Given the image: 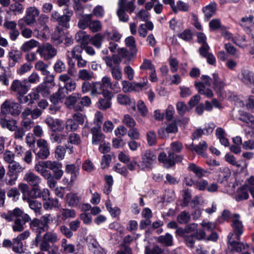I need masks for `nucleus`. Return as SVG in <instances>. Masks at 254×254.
Segmentation results:
<instances>
[{
	"label": "nucleus",
	"mask_w": 254,
	"mask_h": 254,
	"mask_svg": "<svg viewBox=\"0 0 254 254\" xmlns=\"http://www.w3.org/2000/svg\"><path fill=\"white\" fill-rule=\"evenodd\" d=\"M232 226L234 233L238 237V238H239L243 232V225L242 222L239 220V215L238 214H235L233 216Z\"/></svg>",
	"instance_id": "24"
},
{
	"label": "nucleus",
	"mask_w": 254,
	"mask_h": 254,
	"mask_svg": "<svg viewBox=\"0 0 254 254\" xmlns=\"http://www.w3.org/2000/svg\"><path fill=\"white\" fill-rule=\"evenodd\" d=\"M225 49L230 55L233 56L236 58H239L240 56V53L234 46L230 43L225 44Z\"/></svg>",
	"instance_id": "59"
},
{
	"label": "nucleus",
	"mask_w": 254,
	"mask_h": 254,
	"mask_svg": "<svg viewBox=\"0 0 254 254\" xmlns=\"http://www.w3.org/2000/svg\"><path fill=\"white\" fill-rule=\"evenodd\" d=\"M240 121L248 124L252 128H254V116L252 115L245 113L240 115L238 118Z\"/></svg>",
	"instance_id": "42"
},
{
	"label": "nucleus",
	"mask_w": 254,
	"mask_h": 254,
	"mask_svg": "<svg viewBox=\"0 0 254 254\" xmlns=\"http://www.w3.org/2000/svg\"><path fill=\"white\" fill-rule=\"evenodd\" d=\"M49 20V17L48 15L44 13L39 15L37 22L39 26L43 27V29L41 30L40 27L38 26L35 28L34 31L37 33L39 37L45 38L49 34V28L47 26Z\"/></svg>",
	"instance_id": "5"
},
{
	"label": "nucleus",
	"mask_w": 254,
	"mask_h": 254,
	"mask_svg": "<svg viewBox=\"0 0 254 254\" xmlns=\"http://www.w3.org/2000/svg\"><path fill=\"white\" fill-rule=\"evenodd\" d=\"M233 235V233H230L227 237L228 248L232 252L241 253L243 251L247 250L249 249V246L247 244L231 241Z\"/></svg>",
	"instance_id": "12"
},
{
	"label": "nucleus",
	"mask_w": 254,
	"mask_h": 254,
	"mask_svg": "<svg viewBox=\"0 0 254 254\" xmlns=\"http://www.w3.org/2000/svg\"><path fill=\"white\" fill-rule=\"evenodd\" d=\"M34 67L36 70L40 71L43 75H47L50 73V71L48 70L49 65L42 61H38L35 64Z\"/></svg>",
	"instance_id": "50"
},
{
	"label": "nucleus",
	"mask_w": 254,
	"mask_h": 254,
	"mask_svg": "<svg viewBox=\"0 0 254 254\" xmlns=\"http://www.w3.org/2000/svg\"><path fill=\"white\" fill-rule=\"evenodd\" d=\"M25 95V94H22L17 96V99L19 104L27 103L28 104H32L35 100H37L39 98V95L34 91L30 92L26 96Z\"/></svg>",
	"instance_id": "19"
},
{
	"label": "nucleus",
	"mask_w": 254,
	"mask_h": 254,
	"mask_svg": "<svg viewBox=\"0 0 254 254\" xmlns=\"http://www.w3.org/2000/svg\"><path fill=\"white\" fill-rule=\"evenodd\" d=\"M145 254H167L164 249H162L158 246H155L152 248L146 246L144 249Z\"/></svg>",
	"instance_id": "47"
},
{
	"label": "nucleus",
	"mask_w": 254,
	"mask_h": 254,
	"mask_svg": "<svg viewBox=\"0 0 254 254\" xmlns=\"http://www.w3.org/2000/svg\"><path fill=\"white\" fill-rule=\"evenodd\" d=\"M36 52L45 60H49L53 58L57 53V50L49 43H45L39 46Z\"/></svg>",
	"instance_id": "7"
},
{
	"label": "nucleus",
	"mask_w": 254,
	"mask_h": 254,
	"mask_svg": "<svg viewBox=\"0 0 254 254\" xmlns=\"http://www.w3.org/2000/svg\"><path fill=\"white\" fill-rule=\"evenodd\" d=\"M24 212L23 211L18 207L14 208L12 210H9L7 213H4L1 214V217L10 222L14 220L16 218H20V217H22Z\"/></svg>",
	"instance_id": "21"
},
{
	"label": "nucleus",
	"mask_w": 254,
	"mask_h": 254,
	"mask_svg": "<svg viewBox=\"0 0 254 254\" xmlns=\"http://www.w3.org/2000/svg\"><path fill=\"white\" fill-rule=\"evenodd\" d=\"M12 250L16 253L21 254L23 252V243L20 240L17 238L13 239Z\"/></svg>",
	"instance_id": "62"
},
{
	"label": "nucleus",
	"mask_w": 254,
	"mask_h": 254,
	"mask_svg": "<svg viewBox=\"0 0 254 254\" xmlns=\"http://www.w3.org/2000/svg\"><path fill=\"white\" fill-rule=\"evenodd\" d=\"M43 206L46 210H51L53 207H59V201L57 198H52L50 196L48 199L45 200Z\"/></svg>",
	"instance_id": "49"
},
{
	"label": "nucleus",
	"mask_w": 254,
	"mask_h": 254,
	"mask_svg": "<svg viewBox=\"0 0 254 254\" xmlns=\"http://www.w3.org/2000/svg\"><path fill=\"white\" fill-rule=\"evenodd\" d=\"M233 42L239 47L243 49L247 47L248 46L245 36L239 35L236 36L235 37V39H233Z\"/></svg>",
	"instance_id": "55"
},
{
	"label": "nucleus",
	"mask_w": 254,
	"mask_h": 254,
	"mask_svg": "<svg viewBox=\"0 0 254 254\" xmlns=\"http://www.w3.org/2000/svg\"><path fill=\"white\" fill-rule=\"evenodd\" d=\"M91 132L92 134V143L94 145H98L102 142L105 139V135L101 131L99 127H93L91 128Z\"/></svg>",
	"instance_id": "23"
},
{
	"label": "nucleus",
	"mask_w": 254,
	"mask_h": 254,
	"mask_svg": "<svg viewBox=\"0 0 254 254\" xmlns=\"http://www.w3.org/2000/svg\"><path fill=\"white\" fill-rule=\"evenodd\" d=\"M102 59L105 62L107 66L109 67L110 69L114 67L116 65H120L121 62V59L117 55H115L112 57H103Z\"/></svg>",
	"instance_id": "27"
},
{
	"label": "nucleus",
	"mask_w": 254,
	"mask_h": 254,
	"mask_svg": "<svg viewBox=\"0 0 254 254\" xmlns=\"http://www.w3.org/2000/svg\"><path fill=\"white\" fill-rule=\"evenodd\" d=\"M83 50L82 45H77L74 47L71 51H68L66 53V56L67 58H77L78 56H81L80 54Z\"/></svg>",
	"instance_id": "52"
},
{
	"label": "nucleus",
	"mask_w": 254,
	"mask_h": 254,
	"mask_svg": "<svg viewBox=\"0 0 254 254\" xmlns=\"http://www.w3.org/2000/svg\"><path fill=\"white\" fill-rule=\"evenodd\" d=\"M77 76L79 79L82 80H91L93 77V73L92 71L85 69H80L78 71Z\"/></svg>",
	"instance_id": "46"
},
{
	"label": "nucleus",
	"mask_w": 254,
	"mask_h": 254,
	"mask_svg": "<svg viewBox=\"0 0 254 254\" xmlns=\"http://www.w3.org/2000/svg\"><path fill=\"white\" fill-rule=\"evenodd\" d=\"M45 122L51 131L53 132H61L64 130L65 126L63 121L59 119H54L51 117H48L45 119Z\"/></svg>",
	"instance_id": "9"
},
{
	"label": "nucleus",
	"mask_w": 254,
	"mask_h": 254,
	"mask_svg": "<svg viewBox=\"0 0 254 254\" xmlns=\"http://www.w3.org/2000/svg\"><path fill=\"white\" fill-rule=\"evenodd\" d=\"M238 77L241 82L247 85L254 84V73L248 69L243 68L238 74Z\"/></svg>",
	"instance_id": "15"
},
{
	"label": "nucleus",
	"mask_w": 254,
	"mask_h": 254,
	"mask_svg": "<svg viewBox=\"0 0 254 254\" xmlns=\"http://www.w3.org/2000/svg\"><path fill=\"white\" fill-rule=\"evenodd\" d=\"M92 14H84L81 16L78 22V26L80 29H85L89 27L90 22L91 20Z\"/></svg>",
	"instance_id": "37"
},
{
	"label": "nucleus",
	"mask_w": 254,
	"mask_h": 254,
	"mask_svg": "<svg viewBox=\"0 0 254 254\" xmlns=\"http://www.w3.org/2000/svg\"><path fill=\"white\" fill-rule=\"evenodd\" d=\"M30 227L35 233H37L35 238L33 241V244L36 247H37L39 241L40 240L41 233L48 230V229L41 221L38 218H34L31 221Z\"/></svg>",
	"instance_id": "6"
},
{
	"label": "nucleus",
	"mask_w": 254,
	"mask_h": 254,
	"mask_svg": "<svg viewBox=\"0 0 254 254\" xmlns=\"http://www.w3.org/2000/svg\"><path fill=\"white\" fill-rule=\"evenodd\" d=\"M67 134L63 133H53L50 135V140L51 142L57 144L64 143L67 139Z\"/></svg>",
	"instance_id": "32"
},
{
	"label": "nucleus",
	"mask_w": 254,
	"mask_h": 254,
	"mask_svg": "<svg viewBox=\"0 0 254 254\" xmlns=\"http://www.w3.org/2000/svg\"><path fill=\"white\" fill-rule=\"evenodd\" d=\"M8 168L9 171L16 173H20L25 169V167H22L19 162L15 161L8 165Z\"/></svg>",
	"instance_id": "56"
},
{
	"label": "nucleus",
	"mask_w": 254,
	"mask_h": 254,
	"mask_svg": "<svg viewBox=\"0 0 254 254\" xmlns=\"http://www.w3.org/2000/svg\"><path fill=\"white\" fill-rule=\"evenodd\" d=\"M92 91L90 94L92 96L102 94L103 97H110L111 92L109 90L104 89L99 81L92 82Z\"/></svg>",
	"instance_id": "18"
},
{
	"label": "nucleus",
	"mask_w": 254,
	"mask_h": 254,
	"mask_svg": "<svg viewBox=\"0 0 254 254\" xmlns=\"http://www.w3.org/2000/svg\"><path fill=\"white\" fill-rule=\"evenodd\" d=\"M80 98V94L78 93H73L67 97L65 100V105L69 109H73L75 111H82V107L79 105H76L77 101Z\"/></svg>",
	"instance_id": "14"
},
{
	"label": "nucleus",
	"mask_w": 254,
	"mask_h": 254,
	"mask_svg": "<svg viewBox=\"0 0 254 254\" xmlns=\"http://www.w3.org/2000/svg\"><path fill=\"white\" fill-rule=\"evenodd\" d=\"M88 248L90 251L93 254H106L105 251L94 240L90 241L88 245Z\"/></svg>",
	"instance_id": "33"
},
{
	"label": "nucleus",
	"mask_w": 254,
	"mask_h": 254,
	"mask_svg": "<svg viewBox=\"0 0 254 254\" xmlns=\"http://www.w3.org/2000/svg\"><path fill=\"white\" fill-rule=\"evenodd\" d=\"M207 148V144L206 142L203 140L200 141L197 145L191 144L190 146V149L191 150L194 151L199 154H202Z\"/></svg>",
	"instance_id": "48"
},
{
	"label": "nucleus",
	"mask_w": 254,
	"mask_h": 254,
	"mask_svg": "<svg viewBox=\"0 0 254 254\" xmlns=\"http://www.w3.org/2000/svg\"><path fill=\"white\" fill-rule=\"evenodd\" d=\"M254 17L253 16H246L242 17L239 21L240 25L244 28L247 32L251 31L250 27L252 25V21ZM253 25H254V22L253 24Z\"/></svg>",
	"instance_id": "36"
},
{
	"label": "nucleus",
	"mask_w": 254,
	"mask_h": 254,
	"mask_svg": "<svg viewBox=\"0 0 254 254\" xmlns=\"http://www.w3.org/2000/svg\"><path fill=\"white\" fill-rule=\"evenodd\" d=\"M21 54L17 50H11L8 53V58L9 60V65L14 66L16 63L21 58Z\"/></svg>",
	"instance_id": "44"
},
{
	"label": "nucleus",
	"mask_w": 254,
	"mask_h": 254,
	"mask_svg": "<svg viewBox=\"0 0 254 254\" xmlns=\"http://www.w3.org/2000/svg\"><path fill=\"white\" fill-rule=\"evenodd\" d=\"M39 43L35 39H31L25 42L20 47V50L23 52H28L32 49L39 47Z\"/></svg>",
	"instance_id": "34"
},
{
	"label": "nucleus",
	"mask_w": 254,
	"mask_h": 254,
	"mask_svg": "<svg viewBox=\"0 0 254 254\" xmlns=\"http://www.w3.org/2000/svg\"><path fill=\"white\" fill-rule=\"evenodd\" d=\"M66 198L68 205L73 207L77 206L81 200L80 196L72 192L67 193Z\"/></svg>",
	"instance_id": "35"
},
{
	"label": "nucleus",
	"mask_w": 254,
	"mask_h": 254,
	"mask_svg": "<svg viewBox=\"0 0 254 254\" xmlns=\"http://www.w3.org/2000/svg\"><path fill=\"white\" fill-rule=\"evenodd\" d=\"M75 251L74 245L68 243L65 239H63L61 241V252L64 254H73Z\"/></svg>",
	"instance_id": "29"
},
{
	"label": "nucleus",
	"mask_w": 254,
	"mask_h": 254,
	"mask_svg": "<svg viewBox=\"0 0 254 254\" xmlns=\"http://www.w3.org/2000/svg\"><path fill=\"white\" fill-rule=\"evenodd\" d=\"M2 154L3 161L8 165L14 161L15 155L12 151L6 150Z\"/></svg>",
	"instance_id": "64"
},
{
	"label": "nucleus",
	"mask_w": 254,
	"mask_h": 254,
	"mask_svg": "<svg viewBox=\"0 0 254 254\" xmlns=\"http://www.w3.org/2000/svg\"><path fill=\"white\" fill-rule=\"evenodd\" d=\"M122 123L128 127H134L136 124L134 119L128 114L124 115Z\"/></svg>",
	"instance_id": "63"
},
{
	"label": "nucleus",
	"mask_w": 254,
	"mask_h": 254,
	"mask_svg": "<svg viewBox=\"0 0 254 254\" xmlns=\"http://www.w3.org/2000/svg\"><path fill=\"white\" fill-rule=\"evenodd\" d=\"M178 128L176 123L174 122L169 123L165 128L162 127L158 129V133L161 137L165 136V133H176L178 132Z\"/></svg>",
	"instance_id": "25"
},
{
	"label": "nucleus",
	"mask_w": 254,
	"mask_h": 254,
	"mask_svg": "<svg viewBox=\"0 0 254 254\" xmlns=\"http://www.w3.org/2000/svg\"><path fill=\"white\" fill-rule=\"evenodd\" d=\"M43 239H45L49 243L52 244L56 243L59 240L57 233L52 231L47 232L44 235Z\"/></svg>",
	"instance_id": "57"
},
{
	"label": "nucleus",
	"mask_w": 254,
	"mask_h": 254,
	"mask_svg": "<svg viewBox=\"0 0 254 254\" xmlns=\"http://www.w3.org/2000/svg\"><path fill=\"white\" fill-rule=\"evenodd\" d=\"M62 164L57 161H52L50 170L54 173V177L60 180L63 176L64 172L62 170Z\"/></svg>",
	"instance_id": "26"
},
{
	"label": "nucleus",
	"mask_w": 254,
	"mask_h": 254,
	"mask_svg": "<svg viewBox=\"0 0 254 254\" xmlns=\"http://www.w3.org/2000/svg\"><path fill=\"white\" fill-rule=\"evenodd\" d=\"M36 199L32 196L30 197L27 194L24 195L23 197V200L28 204L29 208L34 211L36 216H38L41 214L42 205V203Z\"/></svg>",
	"instance_id": "10"
},
{
	"label": "nucleus",
	"mask_w": 254,
	"mask_h": 254,
	"mask_svg": "<svg viewBox=\"0 0 254 254\" xmlns=\"http://www.w3.org/2000/svg\"><path fill=\"white\" fill-rule=\"evenodd\" d=\"M89 35L87 34L85 31H79L75 36L76 41L81 44L82 46L85 44H88L89 40Z\"/></svg>",
	"instance_id": "38"
},
{
	"label": "nucleus",
	"mask_w": 254,
	"mask_h": 254,
	"mask_svg": "<svg viewBox=\"0 0 254 254\" xmlns=\"http://www.w3.org/2000/svg\"><path fill=\"white\" fill-rule=\"evenodd\" d=\"M158 241L166 246H171L173 245V237L171 234L167 233L165 235L159 236Z\"/></svg>",
	"instance_id": "51"
},
{
	"label": "nucleus",
	"mask_w": 254,
	"mask_h": 254,
	"mask_svg": "<svg viewBox=\"0 0 254 254\" xmlns=\"http://www.w3.org/2000/svg\"><path fill=\"white\" fill-rule=\"evenodd\" d=\"M23 10V6L22 4L19 2H15L10 5L9 10L7 11V13L10 12H13L15 15L21 14Z\"/></svg>",
	"instance_id": "53"
},
{
	"label": "nucleus",
	"mask_w": 254,
	"mask_h": 254,
	"mask_svg": "<svg viewBox=\"0 0 254 254\" xmlns=\"http://www.w3.org/2000/svg\"><path fill=\"white\" fill-rule=\"evenodd\" d=\"M30 220V216L27 214H24L21 218H16L13 221L12 225V230L15 232H21L24 229L26 223Z\"/></svg>",
	"instance_id": "17"
},
{
	"label": "nucleus",
	"mask_w": 254,
	"mask_h": 254,
	"mask_svg": "<svg viewBox=\"0 0 254 254\" xmlns=\"http://www.w3.org/2000/svg\"><path fill=\"white\" fill-rule=\"evenodd\" d=\"M112 93L110 97H104V98H100L97 102L98 107L101 110H106L109 108L111 105V99L112 98Z\"/></svg>",
	"instance_id": "40"
},
{
	"label": "nucleus",
	"mask_w": 254,
	"mask_h": 254,
	"mask_svg": "<svg viewBox=\"0 0 254 254\" xmlns=\"http://www.w3.org/2000/svg\"><path fill=\"white\" fill-rule=\"evenodd\" d=\"M59 80L64 83L63 87L59 88V90L51 96V101L56 104L64 98L69 92L75 90L76 83L67 74L64 73L59 75Z\"/></svg>",
	"instance_id": "1"
},
{
	"label": "nucleus",
	"mask_w": 254,
	"mask_h": 254,
	"mask_svg": "<svg viewBox=\"0 0 254 254\" xmlns=\"http://www.w3.org/2000/svg\"><path fill=\"white\" fill-rule=\"evenodd\" d=\"M188 168L190 171L194 173L196 176L199 178L203 177L206 173L205 170L193 163L190 164Z\"/></svg>",
	"instance_id": "45"
},
{
	"label": "nucleus",
	"mask_w": 254,
	"mask_h": 254,
	"mask_svg": "<svg viewBox=\"0 0 254 254\" xmlns=\"http://www.w3.org/2000/svg\"><path fill=\"white\" fill-rule=\"evenodd\" d=\"M135 8L133 1L129 0H118L117 14L121 21L127 22L129 20L127 13L131 14Z\"/></svg>",
	"instance_id": "2"
},
{
	"label": "nucleus",
	"mask_w": 254,
	"mask_h": 254,
	"mask_svg": "<svg viewBox=\"0 0 254 254\" xmlns=\"http://www.w3.org/2000/svg\"><path fill=\"white\" fill-rule=\"evenodd\" d=\"M23 180L33 188H38L41 183V178L31 171H27L24 175Z\"/></svg>",
	"instance_id": "16"
},
{
	"label": "nucleus",
	"mask_w": 254,
	"mask_h": 254,
	"mask_svg": "<svg viewBox=\"0 0 254 254\" xmlns=\"http://www.w3.org/2000/svg\"><path fill=\"white\" fill-rule=\"evenodd\" d=\"M39 9L35 6L27 7L25 11V16L19 19L18 25L20 29L26 25L31 26L36 22V18L40 15Z\"/></svg>",
	"instance_id": "3"
},
{
	"label": "nucleus",
	"mask_w": 254,
	"mask_h": 254,
	"mask_svg": "<svg viewBox=\"0 0 254 254\" xmlns=\"http://www.w3.org/2000/svg\"><path fill=\"white\" fill-rule=\"evenodd\" d=\"M64 125V127L68 131H74L78 128L79 126V125L72 119H68Z\"/></svg>",
	"instance_id": "61"
},
{
	"label": "nucleus",
	"mask_w": 254,
	"mask_h": 254,
	"mask_svg": "<svg viewBox=\"0 0 254 254\" xmlns=\"http://www.w3.org/2000/svg\"><path fill=\"white\" fill-rule=\"evenodd\" d=\"M27 80L22 81L15 79L13 80L10 86L12 91L17 93V96L22 94H26L28 92V88L26 86Z\"/></svg>",
	"instance_id": "13"
},
{
	"label": "nucleus",
	"mask_w": 254,
	"mask_h": 254,
	"mask_svg": "<svg viewBox=\"0 0 254 254\" xmlns=\"http://www.w3.org/2000/svg\"><path fill=\"white\" fill-rule=\"evenodd\" d=\"M137 108L138 112L141 116L145 117L147 116L148 110L144 102L141 100L138 101L137 103Z\"/></svg>",
	"instance_id": "60"
},
{
	"label": "nucleus",
	"mask_w": 254,
	"mask_h": 254,
	"mask_svg": "<svg viewBox=\"0 0 254 254\" xmlns=\"http://www.w3.org/2000/svg\"><path fill=\"white\" fill-rule=\"evenodd\" d=\"M194 85L199 94L203 95L207 98H211L213 96L212 91L209 88H205V85L201 82H195Z\"/></svg>",
	"instance_id": "28"
},
{
	"label": "nucleus",
	"mask_w": 254,
	"mask_h": 254,
	"mask_svg": "<svg viewBox=\"0 0 254 254\" xmlns=\"http://www.w3.org/2000/svg\"><path fill=\"white\" fill-rule=\"evenodd\" d=\"M104 37V35H102L101 33H98L91 38L89 37V41H90L91 44L96 48L100 49L101 48L103 40Z\"/></svg>",
	"instance_id": "41"
},
{
	"label": "nucleus",
	"mask_w": 254,
	"mask_h": 254,
	"mask_svg": "<svg viewBox=\"0 0 254 254\" xmlns=\"http://www.w3.org/2000/svg\"><path fill=\"white\" fill-rule=\"evenodd\" d=\"M112 77L116 80L119 81L122 79L123 74L122 69L120 65H116L110 69Z\"/></svg>",
	"instance_id": "54"
},
{
	"label": "nucleus",
	"mask_w": 254,
	"mask_h": 254,
	"mask_svg": "<svg viewBox=\"0 0 254 254\" xmlns=\"http://www.w3.org/2000/svg\"><path fill=\"white\" fill-rule=\"evenodd\" d=\"M216 3L211 2L202 8V11L204 14L205 18L208 20L215 13L216 10Z\"/></svg>",
	"instance_id": "30"
},
{
	"label": "nucleus",
	"mask_w": 254,
	"mask_h": 254,
	"mask_svg": "<svg viewBox=\"0 0 254 254\" xmlns=\"http://www.w3.org/2000/svg\"><path fill=\"white\" fill-rule=\"evenodd\" d=\"M104 35L108 40L115 42H119L122 37V35L116 29H113L111 31H106Z\"/></svg>",
	"instance_id": "39"
},
{
	"label": "nucleus",
	"mask_w": 254,
	"mask_h": 254,
	"mask_svg": "<svg viewBox=\"0 0 254 254\" xmlns=\"http://www.w3.org/2000/svg\"><path fill=\"white\" fill-rule=\"evenodd\" d=\"M0 124L2 128H7L10 131H14L16 128L17 122L11 119L7 120L6 118L0 119Z\"/></svg>",
	"instance_id": "31"
},
{
	"label": "nucleus",
	"mask_w": 254,
	"mask_h": 254,
	"mask_svg": "<svg viewBox=\"0 0 254 254\" xmlns=\"http://www.w3.org/2000/svg\"><path fill=\"white\" fill-rule=\"evenodd\" d=\"M156 156L155 153L149 150H146L142 157V162L145 167H150L155 162Z\"/></svg>",
	"instance_id": "22"
},
{
	"label": "nucleus",
	"mask_w": 254,
	"mask_h": 254,
	"mask_svg": "<svg viewBox=\"0 0 254 254\" xmlns=\"http://www.w3.org/2000/svg\"><path fill=\"white\" fill-rule=\"evenodd\" d=\"M212 79L214 89L216 92H220L224 86V82L219 78L218 74L216 73L213 74Z\"/></svg>",
	"instance_id": "43"
},
{
	"label": "nucleus",
	"mask_w": 254,
	"mask_h": 254,
	"mask_svg": "<svg viewBox=\"0 0 254 254\" xmlns=\"http://www.w3.org/2000/svg\"><path fill=\"white\" fill-rule=\"evenodd\" d=\"M182 159L181 156H175L173 152L168 153V156H167L165 153L162 152L158 156L159 161L162 163L167 168L173 166L175 162L180 161Z\"/></svg>",
	"instance_id": "8"
},
{
	"label": "nucleus",
	"mask_w": 254,
	"mask_h": 254,
	"mask_svg": "<svg viewBox=\"0 0 254 254\" xmlns=\"http://www.w3.org/2000/svg\"><path fill=\"white\" fill-rule=\"evenodd\" d=\"M51 163L52 161L50 160L39 161L35 165L34 169L44 178H46L50 176V173H51L50 170L47 169H50Z\"/></svg>",
	"instance_id": "11"
},
{
	"label": "nucleus",
	"mask_w": 254,
	"mask_h": 254,
	"mask_svg": "<svg viewBox=\"0 0 254 254\" xmlns=\"http://www.w3.org/2000/svg\"><path fill=\"white\" fill-rule=\"evenodd\" d=\"M31 191L33 192L31 194L32 197L36 198H41L43 201L48 199L50 196V190L47 188L40 189L39 187L33 188L31 189Z\"/></svg>",
	"instance_id": "20"
},
{
	"label": "nucleus",
	"mask_w": 254,
	"mask_h": 254,
	"mask_svg": "<svg viewBox=\"0 0 254 254\" xmlns=\"http://www.w3.org/2000/svg\"><path fill=\"white\" fill-rule=\"evenodd\" d=\"M190 220V215L189 212L186 211L181 212L177 217V221L181 224H187Z\"/></svg>",
	"instance_id": "58"
},
{
	"label": "nucleus",
	"mask_w": 254,
	"mask_h": 254,
	"mask_svg": "<svg viewBox=\"0 0 254 254\" xmlns=\"http://www.w3.org/2000/svg\"><path fill=\"white\" fill-rule=\"evenodd\" d=\"M21 106L12 99H6L1 104V113L3 115H10L16 117L19 115L21 112Z\"/></svg>",
	"instance_id": "4"
}]
</instances>
